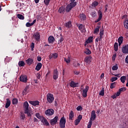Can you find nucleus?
<instances>
[{"mask_svg":"<svg viewBox=\"0 0 128 128\" xmlns=\"http://www.w3.org/2000/svg\"><path fill=\"white\" fill-rule=\"evenodd\" d=\"M116 82L112 83L110 86V88H114L116 87Z\"/></svg>","mask_w":128,"mask_h":128,"instance_id":"a18cd8bd","label":"nucleus"},{"mask_svg":"<svg viewBox=\"0 0 128 128\" xmlns=\"http://www.w3.org/2000/svg\"><path fill=\"white\" fill-rule=\"evenodd\" d=\"M36 20H34L33 21V22L30 23V22H27L26 24V26L27 28H30V26H34V24H36Z\"/></svg>","mask_w":128,"mask_h":128,"instance_id":"412c9836","label":"nucleus"},{"mask_svg":"<svg viewBox=\"0 0 128 128\" xmlns=\"http://www.w3.org/2000/svg\"><path fill=\"white\" fill-rule=\"evenodd\" d=\"M64 60L67 64H70V57H68L67 58H64Z\"/></svg>","mask_w":128,"mask_h":128,"instance_id":"37998d69","label":"nucleus"},{"mask_svg":"<svg viewBox=\"0 0 128 128\" xmlns=\"http://www.w3.org/2000/svg\"><path fill=\"white\" fill-rule=\"evenodd\" d=\"M50 2V0H44V3L46 6H48Z\"/></svg>","mask_w":128,"mask_h":128,"instance_id":"603ef678","label":"nucleus"},{"mask_svg":"<svg viewBox=\"0 0 128 128\" xmlns=\"http://www.w3.org/2000/svg\"><path fill=\"white\" fill-rule=\"evenodd\" d=\"M84 62H86V64H90L92 62V56H89L86 57L84 59Z\"/></svg>","mask_w":128,"mask_h":128,"instance_id":"dca6fc26","label":"nucleus"},{"mask_svg":"<svg viewBox=\"0 0 128 128\" xmlns=\"http://www.w3.org/2000/svg\"><path fill=\"white\" fill-rule=\"evenodd\" d=\"M74 116V113L72 110L69 115V120H72Z\"/></svg>","mask_w":128,"mask_h":128,"instance_id":"393cba45","label":"nucleus"},{"mask_svg":"<svg viewBox=\"0 0 128 128\" xmlns=\"http://www.w3.org/2000/svg\"><path fill=\"white\" fill-rule=\"evenodd\" d=\"M80 120L78 119L74 121L75 126H78V124H80Z\"/></svg>","mask_w":128,"mask_h":128,"instance_id":"8fccbe9b","label":"nucleus"},{"mask_svg":"<svg viewBox=\"0 0 128 128\" xmlns=\"http://www.w3.org/2000/svg\"><path fill=\"white\" fill-rule=\"evenodd\" d=\"M23 108H24V114H26L28 116H32V114L30 112V110L28 109V102H25L24 103Z\"/></svg>","mask_w":128,"mask_h":128,"instance_id":"f03ea898","label":"nucleus"},{"mask_svg":"<svg viewBox=\"0 0 128 128\" xmlns=\"http://www.w3.org/2000/svg\"><path fill=\"white\" fill-rule=\"evenodd\" d=\"M99 42H101V40H102V38H104V31L103 29H100V32L99 33Z\"/></svg>","mask_w":128,"mask_h":128,"instance_id":"0eeeda50","label":"nucleus"},{"mask_svg":"<svg viewBox=\"0 0 128 128\" xmlns=\"http://www.w3.org/2000/svg\"><path fill=\"white\" fill-rule=\"evenodd\" d=\"M66 120L64 116H62L60 120V128H66Z\"/></svg>","mask_w":128,"mask_h":128,"instance_id":"7ed1b4c3","label":"nucleus"},{"mask_svg":"<svg viewBox=\"0 0 128 128\" xmlns=\"http://www.w3.org/2000/svg\"><path fill=\"white\" fill-rule=\"evenodd\" d=\"M54 113V111L52 109H48L45 111V114L46 116H52Z\"/></svg>","mask_w":128,"mask_h":128,"instance_id":"1a4fd4ad","label":"nucleus"},{"mask_svg":"<svg viewBox=\"0 0 128 128\" xmlns=\"http://www.w3.org/2000/svg\"><path fill=\"white\" fill-rule=\"evenodd\" d=\"M115 76H117V78H120L122 74H114Z\"/></svg>","mask_w":128,"mask_h":128,"instance_id":"e2e57ef3","label":"nucleus"},{"mask_svg":"<svg viewBox=\"0 0 128 128\" xmlns=\"http://www.w3.org/2000/svg\"><path fill=\"white\" fill-rule=\"evenodd\" d=\"M122 42H124V37L120 36L118 38V46H119L122 45Z\"/></svg>","mask_w":128,"mask_h":128,"instance_id":"4be33fe9","label":"nucleus"},{"mask_svg":"<svg viewBox=\"0 0 128 128\" xmlns=\"http://www.w3.org/2000/svg\"><path fill=\"white\" fill-rule=\"evenodd\" d=\"M99 96H104V88H102V90L100 91L99 93Z\"/></svg>","mask_w":128,"mask_h":128,"instance_id":"473e14b6","label":"nucleus"},{"mask_svg":"<svg viewBox=\"0 0 128 128\" xmlns=\"http://www.w3.org/2000/svg\"><path fill=\"white\" fill-rule=\"evenodd\" d=\"M58 116H56L53 119L50 120V124L51 126H54L58 122Z\"/></svg>","mask_w":128,"mask_h":128,"instance_id":"6e6552de","label":"nucleus"},{"mask_svg":"<svg viewBox=\"0 0 128 128\" xmlns=\"http://www.w3.org/2000/svg\"><path fill=\"white\" fill-rule=\"evenodd\" d=\"M37 60H38V62H40V60H42V57L37 56Z\"/></svg>","mask_w":128,"mask_h":128,"instance_id":"680f3d73","label":"nucleus"},{"mask_svg":"<svg viewBox=\"0 0 128 128\" xmlns=\"http://www.w3.org/2000/svg\"><path fill=\"white\" fill-rule=\"evenodd\" d=\"M53 78L54 80H56L58 78V71L57 69H55L53 72Z\"/></svg>","mask_w":128,"mask_h":128,"instance_id":"9b49d317","label":"nucleus"},{"mask_svg":"<svg viewBox=\"0 0 128 128\" xmlns=\"http://www.w3.org/2000/svg\"><path fill=\"white\" fill-rule=\"evenodd\" d=\"M50 74V71H48V72H47V73L46 74V78L47 76H48V74Z\"/></svg>","mask_w":128,"mask_h":128,"instance_id":"338daca9","label":"nucleus"},{"mask_svg":"<svg viewBox=\"0 0 128 128\" xmlns=\"http://www.w3.org/2000/svg\"><path fill=\"white\" fill-rule=\"evenodd\" d=\"M98 6V2L94 1L92 4V8H96V6Z\"/></svg>","mask_w":128,"mask_h":128,"instance_id":"bb28decb","label":"nucleus"},{"mask_svg":"<svg viewBox=\"0 0 128 128\" xmlns=\"http://www.w3.org/2000/svg\"><path fill=\"white\" fill-rule=\"evenodd\" d=\"M70 86H71V88H76L78 87V83H76L74 81H72L70 83Z\"/></svg>","mask_w":128,"mask_h":128,"instance_id":"b1692460","label":"nucleus"},{"mask_svg":"<svg viewBox=\"0 0 128 128\" xmlns=\"http://www.w3.org/2000/svg\"><path fill=\"white\" fill-rule=\"evenodd\" d=\"M33 36L34 38V40H36L37 42H38V40H40V34L39 32H36L34 34Z\"/></svg>","mask_w":128,"mask_h":128,"instance_id":"f8f14e48","label":"nucleus"},{"mask_svg":"<svg viewBox=\"0 0 128 128\" xmlns=\"http://www.w3.org/2000/svg\"><path fill=\"white\" fill-rule=\"evenodd\" d=\"M58 56V54L56 53H54L51 55V58H57Z\"/></svg>","mask_w":128,"mask_h":128,"instance_id":"c9c22d12","label":"nucleus"},{"mask_svg":"<svg viewBox=\"0 0 128 128\" xmlns=\"http://www.w3.org/2000/svg\"><path fill=\"white\" fill-rule=\"evenodd\" d=\"M124 24L125 28H127L128 30V19L125 20L124 22Z\"/></svg>","mask_w":128,"mask_h":128,"instance_id":"c756f323","label":"nucleus"},{"mask_svg":"<svg viewBox=\"0 0 128 128\" xmlns=\"http://www.w3.org/2000/svg\"><path fill=\"white\" fill-rule=\"evenodd\" d=\"M100 26H97L94 30V34H98V32H100Z\"/></svg>","mask_w":128,"mask_h":128,"instance_id":"7c9ffc66","label":"nucleus"},{"mask_svg":"<svg viewBox=\"0 0 128 128\" xmlns=\"http://www.w3.org/2000/svg\"><path fill=\"white\" fill-rule=\"evenodd\" d=\"M74 74H80V72H78L77 71V70H75V71H74Z\"/></svg>","mask_w":128,"mask_h":128,"instance_id":"774afa93","label":"nucleus"},{"mask_svg":"<svg viewBox=\"0 0 128 128\" xmlns=\"http://www.w3.org/2000/svg\"><path fill=\"white\" fill-rule=\"evenodd\" d=\"M118 68V67L116 64L112 67V70H117Z\"/></svg>","mask_w":128,"mask_h":128,"instance_id":"3c124183","label":"nucleus"},{"mask_svg":"<svg viewBox=\"0 0 128 128\" xmlns=\"http://www.w3.org/2000/svg\"><path fill=\"white\" fill-rule=\"evenodd\" d=\"M126 123H124L123 124H120L119 128H126Z\"/></svg>","mask_w":128,"mask_h":128,"instance_id":"49530a36","label":"nucleus"},{"mask_svg":"<svg viewBox=\"0 0 128 128\" xmlns=\"http://www.w3.org/2000/svg\"><path fill=\"white\" fill-rule=\"evenodd\" d=\"M121 92H120L119 90L116 92V96H120V94Z\"/></svg>","mask_w":128,"mask_h":128,"instance_id":"052dcab7","label":"nucleus"},{"mask_svg":"<svg viewBox=\"0 0 128 128\" xmlns=\"http://www.w3.org/2000/svg\"><path fill=\"white\" fill-rule=\"evenodd\" d=\"M112 82H116V80H118L117 77H113L110 79Z\"/></svg>","mask_w":128,"mask_h":128,"instance_id":"09e8293b","label":"nucleus"},{"mask_svg":"<svg viewBox=\"0 0 128 128\" xmlns=\"http://www.w3.org/2000/svg\"><path fill=\"white\" fill-rule=\"evenodd\" d=\"M81 90H82V88H81ZM90 90V87L88 86H86L85 88L82 90V96L83 98H86L88 96V92Z\"/></svg>","mask_w":128,"mask_h":128,"instance_id":"39448f33","label":"nucleus"},{"mask_svg":"<svg viewBox=\"0 0 128 128\" xmlns=\"http://www.w3.org/2000/svg\"><path fill=\"white\" fill-rule=\"evenodd\" d=\"M34 42L32 43L31 48L32 50H34Z\"/></svg>","mask_w":128,"mask_h":128,"instance_id":"bf43d9fd","label":"nucleus"},{"mask_svg":"<svg viewBox=\"0 0 128 128\" xmlns=\"http://www.w3.org/2000/svg\"><path fill=\"white\" fill-rule=\"evenodd\" d=\"M74 0H70L71 2L66 6V12H68L73 8L76 6V2H74Z\"/></svg>","mask_w":128,"mask_h":128,"instance_id":"f257e3e1","label":"nucleus"},{"mask_svg":"<svg viewBox=\"0 0 128 128\" xmlns=\"http://www.w3.org/2000/svg\"><path fill=\"white\" fill-rule=\"evenodd\" d=\"M126 88H122L118 90L120 92H126Z\"/></svg>","mask_w":128,"mask_h":128,"instance_id":"de8ad7c7","label":"nucleus"},{"mask_svg":"<svg viewBox=\"0 0 128 128\" xmlns=\"http://www.w3.org/2000/svg\"><path fill=\"white\" fill-rule=\"evenodd\" d=\"M56 40L54 39V38L52 36H50L48 38V42L49 44H54V42Z\"/></svg>","mask_w":128,"mask_h":128,"instance_id":"6ab92c4d","label":"nucleus"},{"mask_svg":"<svg viewBox=\"0 0 128 128\" xmlns=\"http://www.w3.org/2000/svg\"><path fill=\"white\" fill-rule=\"evenodd\" d=\"M40 76H42L40 75V73L37 74L36 78H38V80H40Z\"/></svg>","mask_w":128,"mask_h":128,"instance_id":"4d7b16f0","label":"nucleus"},{"mask_svg":"<svg viewBox=\"0 0 128 128\" xmlns=\"http://www.w3.org/2000/svg\"><path fill=\"white\" fill-rule=\"evenodd\" d=\"M77 26H78V29L80 30L81 32H86V28H84L82 24H78Z\"/></svg>","mask_w":128,"mask_h":128,"instance_id":"2eb2a0df","label":"nucleus"},{"mask_svg":"<svg viewBox=\"0 0 128 128\" xmlns=\"http://www.w3.org/2000/svg\"><path fill=\"white\" fill-rule=\"evenodd\" d=\"M65 26L66 28H71V26H72V22H70V21H69L68 22L66 23Z\"/></svg>","mask_w":128,"mask_h":128,"instance_id":"2f4dec72","label":"nucleus"},{"mask_svg":"<svg viewBox=\"0 0 128 128\" xmlns=\"http://www.w3.org/2000/svg\"><path fill=\"white\" fill-rule=\"evenodd\" d=\"M98 12L99 14V17L98 18L96 21V22H100V20H102V10H100Z\"/></svg>","mask_w":128,"mask_h":128,"instance_id":"a211bd4d","label":"nucleus"},{"mask_svg":"<svg viewBox=\"0 0 128 128\" xmlns=\"http://www.w3.org/2000/svg\"><path fill=\"white\" fill-rule=\"evenodd\" d=\"M86 44H90L92 42V37H90L88 38V40L86 41Z\"/></svg>","mask_w":128,"mask_h":128,"instance_id":"4c0bfd02","label":"nucleus"},{"mask_svg":"<svg viewBox=\"0 0 128 128\" xmlns=\"http://www.w3.org/2000/svg\"><path fill=\"white\" fill-rule=\"evenodd\" d=\"M17 16L20 20H24V16L20 14H18Z\"/></svg>","mask_w":128,"mask_h":128,"instance_id":"79ce46f5","label":"nucleus"},{"mask_svg":"<svg viewBox=\"0 0 128 128\" xmlns=\"http://www.w3.org/2000/svg\"><path fill=\"white\" fill-rule=\"evenodd\" d=\"M36 116L37 118H38L39 120H41L44 117L42 116H40V113H36Z\"/></svg>","mask_w":128,"mask_h":128,"instance_id":"c03bdc74","label":"nucleus"},{"mask_svg":"<svg viewBox=\"0 0 128 128\" xmlns=\"http://www.w3.org/2000/svg\"><path fill=\"white\" fill-rule=\"evenodd\" d=\"M47 101L49 104H52L54 100V94H48L46 96Z\"/></svg>","mask_w":128,"mask_h":128,"instance_id":"20e7f679","label":"nucleus"},{"mask_svg":"<svg viewBox=\"0 0 128 128\" xmlns=\"http://www.w3.org/2000/svg\"><path fill=\"white\" fill-rule=\"evenodd\" d=\"M120 80V82H122V84H124V82H126V76H121Z\"/></svg>","mask_w":128,"mask_h":128,"instance_id":"c85d7f7f","label":"nucleus"},{"mask_svg":"<svg viewBox=\"0 0 128 128\" xmlns=\"http://www.w3.org/2000/svg\"><path fill=\"white\" fill-rule=\"evenodd\" d=\"M19 66H26V64L24 63V62L22 60H20L18 62V64Z\"/></svg>","mask_w":128,"mask_h":128,"instance_id":"f704fd0d","label":"nucleus"},{"mask_svg":"<svg viewBox=\"0 0 128 128\" xmlns=\"http://www.w3.org/2000/svg\"><path fill=\"white\" fill-rule=\"evenodd\" d=\"M79 16L82 20H84L86 18V16L84 14H80Z\"/></svg>","mask_w":128,"mask_h":128,"instance_id":"cd10ccee","label":"nucleus"},{"mask_svg":"<svg viewBox=\"0 0 128 128\" xmlns=\"http://www.w3.org/2000/svg\"><path fill=\"white\" fill-rule=\"evenodd\" d=\"M114 50L115 52H118V42H115L114 44Z\"/></svg>","mask_w":128,"mask_h":128,"instance_id":"72a5a7b5","label":"nucleus"},{"mask_svg":"<svg viewBox=\"0 0 128 128\" xmlns=\"http://www.w3.org/2000/svg\"><path fill=\"white\" fill-rule=\"evenodd\" d=\"M10 99L8 98H7L6 102L5 105L6 108H8L10 107Z\"/></svg>","mask_w":128,"mask_h":128,"instance_id":"5701e85b","label":"nucleus"},{"mask_svg":"<svg viewBox=\"0 0 128 128\" xmlns=\"http://www.w3.org/2000/svg\"><path fill=\"white\" fill-rule=\"evenodd\" d=\"M92 121H90L88 122V128H92Z\"/></svg>","mask_w":128,"mask_h":128,"instance_id":"5fc2aeb1","label":"nucleus"},{"mask_svg":"<svg viewBox=\"0 0 128 128\" xmlns=\"http://www.w3.org/2000/svg\"><path fill=\"white\" fill-rule=\"evenodd\" d=\"M20 80L22 82H28V76L26 75H21L20 78Z\"/></svg>","mask_w":128,"mask_h":128,"instance_id":"9d476101","label":"nucleus"},{"mask_svg":"<svg viewBox=\"0 0 128 128\" xmlns=\"http://www.w3.org/2000/svg\"><path fill=\"white\" fill-rule=\"evenodd\" d=\"M96 111L92 110L91 112V118H90V121L92 122V120H96Z\"/></svg>","mask_w":128,"mask_h":128,"instance_id":"ddd939ff","label":"nucleus"},{"mask_svg":"<svg viewBox=\"0 0 128 128\" xmlns=\"http://www.w3.org/2000/svg\"><path fill=\"white\" fill-rule=\"evenodd\" d=\"M42 63L39 62L37 64V66H36V70H40V68H42Z\"/></svg>","mask_w":128,"mask_h":128,"instance_id":"a878e982","label":"nucleus"},{"mask_svg":"<svg viewBox=\"0 0 128 128\" xmlns=\"http://www.w3.org/2000/svg\"><path fill=\"white\" fill-rule=\"evenodd\" d=\"M122 52L123 54H128V44L124 45L122 46Z\"/></svg>","mask_w":128,"mask_h":128,"instance_id":"423d86ee","label":"nucleus"},{"mask_svg":"<svg viewBox=\"0 0 128 128\" xmlns=\"http://www.w3.org/2000/svg\"><path fill=\"white\" fill-rule=\"evenodd\" d=\"M76 110H82V106H78L76 108Z\"/></svg>","mask_w":128,"mask_h":128,"instance_id":"6e6d98bb","label":"nucleus"},{"mask_svg":"<svg viewBox=\"0 0 128 128\" xmlns=\"http://www.w3.org/2000/svg\"><path fill=\"white\" fill-rule=\"evenodd\" d=\"M125 62L126 64H128V55L126 56V58Z\"/></svg>","mask_w":128,"mask_h":128,"instance_id":"69168bd1","label":"nucleus"},{"mask_svg":"<svg viewBox=\"0 0 128 128\" xmlns=\"http://www.w3.org/2000/svg\"><path fill=\"white\" fill-rule=\"evenodd\" d=\"M28 86H26L23 91V94H28Z\"/></svg>","mask_w":128,"mask_h":128,"instance_id":"58836bf2","label":"nucleus"},{"mask_svg":"<svg viewBox=\"0 0 128 128\" xmlns=\"http://www.w3.org/2000/svg\"><path fill=\"white\" fill-rule=\"evenodd\" d=\"M82 115H79L78 117V119L77 120H82Z\"/></svg>","mask_w":128,"mask_h":128,"instance_id":"13d9d810","label":"nucleus"},{"mask_svg":"<svg viewBox=\"0 0 128 128\" xmlns=\"http://www.w3.org/2000/svg\"><path fill=\"white\" fill-rule=\"evenodd\" d=\"M29 104H32V106H38L40 104V102L38 101H29Z\"/></svg>","mask_w":128,"mask_h":128,"instance_id":"aec40b11","label":"nucleus"},{"mask_svg":"<svg viewBox=\"0 0 128 128\" xmlns=\"http://www.w3.org/2000/svg\"><path fill=\"white\" fill-rule=\"evenodd\" d=\"M117 96H116V94H115L113 95V96H112V98L113 100H114V98H116V97H117Z\"/></svg>","mask_w":128,"mask_h":128,"instance_id":"0e129e2a","label":"nucleus"},{"mask_svg":"<svg viewBox=\"0 0 128 128\" xmlns=\"http://www.w3.org/2000/svg\"><path fill=\"white\" fill-rule=\"evenodd\" d=\"M64 42V38H62V34H60V39L58 40V44H60V42Z\"/></svg>","mask_w":128,"mask_h":128,"instance_id":"864d4df0","label":"nucleus"},{"mask_svg":"<svg viewBox=\"0 0 128 128\" xmlns=\"http://www.w3.org/2000/svg\"><path fill=\"white\" fill-rule=\"evenodd\" d=\"M64 12V8L63 6H62L59 8L58 12H60V14H62Z\"/></svg>","mask_w":128,"mask_h":128,"instance_id":"e433bc0d","label":"nucleus"},{"mask_svg":"<svg viewBox=\"0 0 128 128\" xmlns=\"http://www.w3.org/2000/svg\"><path fill=\"white\" fill-rule=\"evenodd\" d=\"M26 62L28 66H30L34 64V59L32 58H28L27 60H26Z\"/></svg>","mask_w":128,"mask_h":128,"instance_id":"f3484780","label":"nucleus"},{"mask_svg":"<svg viewBox=\"0 0 128 128\" xmlns=\"http://www.w3.org/2000/svg\"><path fill=\"white\" fill-rule=\"evenodd\" d=\"M18 102V99L14 98L12 100V104H17Z\"/></svg>","mask_w":128,"mask_h":128,"instance_id":"ea45409f","label":"nucleus"},{"mask_svg":"<svg viewBox=\"0 0 128 128\" xmlns=\"http://www.w3.org/2000/svg\"><path fill=\"white\" fill-rule=\"evenodd\" d=\"M40 120L41 122H42L44 126H50V123H48V120L46 118H44V117H42Z\"/></svg>","mask_w":128,"mask_h":128,"instance_id":"4468645a","label":"nucleus"},{"mask_svg":"<svg viewBox=\"0 0 128 128\" xmlns=\"http://www.w3.org/2000/svg\"><path fill=\"white\" fill-rule=\"evenodd\" d=\"M84 52L86 54H92V52L89 48H86Z\"/></svg>","mask_w":128,"mask_h":128,"instance_id":"a19ab883","label":"nucleus"}]
</instances>
